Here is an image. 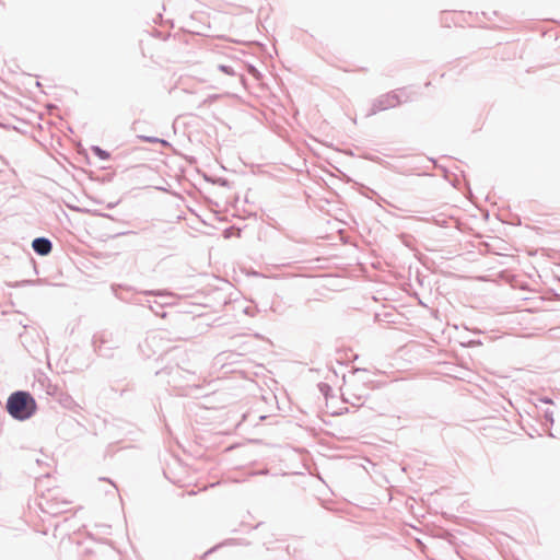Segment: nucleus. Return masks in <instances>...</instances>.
I'll return each instance as SVG.
<instances>
[{
	"label": "nucleus",
	"instance_id": "obj_1",
	"mask_svg": "<svg viewBox=\"0 0 560 560\" xmlns=\"http://www.w3.org/2000/svg\"><path fill=\"white\" fill-rule=\"evenodd\" d=\"M5 409L13 419L25 421L36 412L37 405L28 392L16 390L9 396Z\"/></svg>",
	"mask_w": 560,
	"mask_h": 560
},
{
	"label": "nucleus",
	"instance_id": "obj_2",
	"mask_svg": "<svg viewBox=\"0 0 560 560\" xmlns=\"http://www.w3.org/2000/svg\"><path fill=\"white\" fill-rule=\"evenodd\" d=\"M40 509L51 515H57L67 511L69 502L66 500H59L55 495L54 491H48L47 494H43L39 501Z\"/></svg>",
	"mask_w": 560,
	"mask_h": 560
},
{
	"label": "nucleus",
	"instance_id": "obj_3",
	"mask_svg": "<svg viewBox=\"0 0 560 560\" xmlns=\"http://www.w3.org/2000/svg\"><path fill=\"white\" fill-rule=\"evenodd\" d=\"M401 103L400 96L396 91L388 92L375 98L368 116L375 115L378 112L394 108Z\"/></svg>",
	"mask_w": 560,
	"mask_h": 560
},
{
	"label": "nucleus",
	"instance_id": "obj_4",
	"mask_svg": "<svg viewBox=\"0 0 560 560\" xmlns=\"http://www.w3.org/2000/svg\"><path fill=\"white\" fill-rule=\"evenodd\" d=\"M92 342L95 351H97L101 355H107L108 350H112L118 346L117 342H113V334L106 331L94 335Z\"/></svg>",
	"mask_w": 560,
	"mask_h": 560
},
{
	"label": "nucleus",
	"instance_id": "obj_5",
	"mask_svg": "<svg viewBox=\"0 0 560 560\" xmlns=\"http://www.w3.org/2000/svg\"><path fill=\"white\" fill-rule=\"evenodd\" d=\"M144 295L158 296L161 299V302H154L159 308H163L164 306L173 305L175 303L176 295L166 290H145L142 291Z\"/></svg>",
	"mask_w": 560,
	"mask_h": 560
},
{
	"label": "nucleus",
	"instance_id": "obj_6",
	"mask_svg": "<svg viewBox=\"0 0 560 560\" xmlns=\"http://www.w3.org/2000/svg\"><path fill=\"white\" fill-rule=\"evenodd\" d=\"M115 550L110 545L102 544L91 550V560H114Z\"/></svg>",
	"mask_w": 560,
	"mask_h": 560
},
{
	"label": "nucleus",
	"instance_id": "obj_7",
	"mask_svg": "<svg viewBox=\"0 0 560 560\" xmlns=\"http://www.w3.org/2000/svg\"><path fill=\"white\" fill-rule=\"evenodd\" d=\"M33 250L39 256L48 255L52 249V243L49 238L39 236L32 242Z\"/></svg>",
	"mask_w": 560,
	"mask_h": 560
},
{
	"label": "nucleus",
	"instance_id": "obj_8",
	"mask_svg": "<svg viewBox=\"0 0 560 560\" xmlns=\"http://www.w3.org/2000/svg\"><path fill=\"white\" fill-rule=\"evenodd\" d=\"M91 151L94 153V155H96L102 161H107L110 158L109 152L104 150V149H102L98 145H93L91 148Z\"/></svg>",
	"mask_w": 560,
	"mask_h": 560
},
{
	"label": "nucleus",
	"instance_id": "obj_9",
	"mask_svg": "<svg viewBox=\"0 0 560 560\" xmlns=\"http://www.w3.org/2000/svg\"><path fill=\"white\" fill-rule=\"evenodd\" d=\"M218 69L220 71H222L223 73L229 74V75H235L236 74L235 70L231 66L219 65Z\"/></svg>",
	"mask_w": 560,
	"mask_h": 560
},
{
	"label": "nucleus",
	"instance_id": "obj_10",
	"mask_svg": "<svg viewBox=\"0 0 560 560\" xmlns=\"http://www.w3.org/2000/svg\"><path fill=\"white\" fill-rule=\"evenodd\" d=\"M140 139H142L143 141L145 142H149V143H158V142H164L163 140H160L159 138L156 137H145V136H140L139 137Z\"/></svg>",
	"mask_w": 560,
	"mask_h": 560
},
{
	"label": "nucleus",
	"instance_id": "obj_11",
	"mask_svg": "<svg viewBox=\"0 0 560 560\" xmlns=\"http://www.w3.org/2000/svg\"><path fill=\"white\" fill-rule=\"evenodd\" d=\"M318 387H319V390H320L325 396H327V395H328V392H330V390H331L330 386H329L328 384H326V383H320V384L318 385Z\"/></svg>",
	"mask_w": 560,
	"mask_h": 560
},
{
	"label": "nucleus",
	"instance_id": "obj_12",
	"mask_svg": "<svg viewBox=\"0 0 560 560\" xmlns=\"http://www.w3.org/2000/svg\"><path fill=\"white\" fill-rule=\"evenodd\" d=\"M150 310L158 316H162V317H165V313H161L159 310H154V306L153 305H149Z\"/></svg>",
	"mask_w": 560,
	"mask_h": 560
},
{
	"label": "nucleus",
	"instance_id": "obj_13",
	"mask_svg": "<svg viewBox=\"0 0 560 560\" xmlns=\"http://www.w3.org/2000/svg\"><path fill=\"white\" fill-rule=\"evenodd\" d=\"M248 71H249L250 74H253L255 77L259 75L258 70L254 66H249Z\"/></svg>",
	"mask_w": 560,
	"mask_h": 560
},
{
	"label": "nucleus",
	"instance_id": "obj_14",
	"mask_svg": "<svg viewBox=\"0 0 560 560\" xmlns=\"http://www.w3.org/2000/svg\"><path fill=\"white\" fill-rule=\"evenodd\" d=\"M218 547H219V546H215V547H213V548L209 549V550L205 553V556H207V555L211 553V552H212L213 550H215Z\"/></svg>",
	"mask_w": 560,
	"mask_h": 560
},
{
	"label": "nucleus",
	"instance_id": "obj_15",
	"mask_svg": "<svg viewBox=\"0 0 560 560\" xmlns=\"http://www.w3.org/2000/svg\"><path fill=\"white\" fill-rule=\"evenodd\" d=\"M102 480H106V478H102ZM107 481L113 486L114 489H117L116 488V485L114 482H112L110 480L107 479Z\"/></svg>",
	"mask_w": 560,
	"mask_h": 560
},
{
	"label": "nucleus",
	"instance_id": "obj_16",
	"mask_svg": "<svg viewBox=\"0 0 560 560\" xmlns=\"http://www.w3.org/2000/svg\"><path fill=\"white\" fill-rule=\"evenodd\" d=\"M115 206H116V203H108V205H107V208L112 209V208H114Z\"/></svg>",
	"mask_w": 560,
	"mask_h": 560
}]
</instances>
